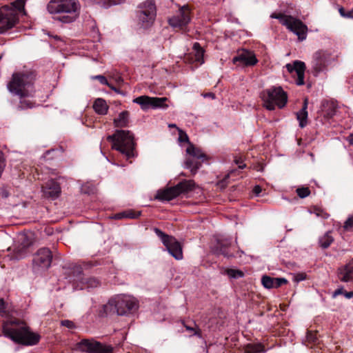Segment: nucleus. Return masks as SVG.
I'll use <instances>...</instances> for the list:
<instances>
[{
    "instance_id": "obj_24",
    "label": "nucleus",
    "mask_w": 353,
    "mask_h": 353,
    "mask_svg": "<svg viewBox=\"0 0 353 353\" xmlns=\"http://www.w3.org/2000/svg\"><path fill=\"white\" fill-rule=\"evenodd\" d=\"M193 50L194 52V56L190 54V57L192 61V62H196L200 65L203 63V55H204V50L201 48V45L199 43H194L193 45Z\"/></svg>"
},
{
    "instance_id": "obj_57",
    "label": "nucleus",
    "mask_w": 353,
    "mask_h": 353,
    "mask_svg": "<svg viewBox=\"0 0 353 353\" xmlns=\"http://www.w3.org/2000/svg\"><path fill=\"white\" fill-rule=\"evenodd\" d=\"M169 127L170 128H176V125L175 124H170Z\"/></svg>"
},
{
    "instance_id": "obj_51",
    "label": "nucleus",
    "mask_w": 353,
    "mask_h": 353,
    "mask_svg": "<svg viewBox=\"0 0 353 353\" xmlns=\"http://www.w3.org/2000/svg\"><path fill=\"white\" fill-rule=\"evenodd\" d=\"M262 191L261 188L259 185H255L253 189V192L256 195H259Z\"/></svg>"
},
{
    "instance_id": "obj_5",
    "label": "nucleus",
    "mask_w": 353,
    "mask_h": 353,
    "mask_svg": "<svg viewBox=\"0 0 353 353\" xmlns=\"http://www.w3.org/2000/svg\"><path fill=\"white\" fill-rule=\"evenodd\" d=\"M34 80V76L31 72H14L7 88L12 94L21 98L26 97L29 95L28 88L32 85Z\"/></svg>"
},
{
    "instance_id": "obj_32",
    "label": "nucleus",
    "mask_w": 353,
    "mask_h": 353,
    "mask_svg": "<svg viewBox=\"0 0 353 353\" xmlns=\"http://www.w3.org/2000/svg\"><path fill=\"white\" fill-rule=\"evenodd\" d=\"M264 352L265 348L261 343L248 344L245 349L246 353H263Z\"/></svg>"
},
{
    "instance_id": "obj_48",
    "label": "nucleus",
    "mask_w": 353,
    "mask_h": 353,
    "mask_svg": "<svg viewBox=\"0 0 353 353\" xmlns=\"http://www.w3.org/2000/svg\"><path fill=\"white\" fill-rule=\"evenodd\" d=\"M236 164L239 165V168L243 169L246 167V165L243 163V161L241 158H236L234 160Z\"/></svg>"
},
{
    "instance_id": "obj_29",
    "label": "nucleus",
    "mask_w": 353,
    "mask_h": 353,
    "mask_svg": "<svg viewBox=\"0 0 353 353\" xmlns=\"http://www.w3.org/2000/svg\"><path fill=\"white\" fill-rule=\"evenodd\" d=\"M103 310L105 315L113 314H117V309L116 306V303L114 302V297L109 300V301L106 304L103 305Z\"/></svg>"
},
{
    "instance_id": "obj_4",
    "label": "nucleus",
    "mask_w": 353,
    "mask_h": 353,
    "mask_svg": "<svg viewBox=\"0 0 353 353\" xmlns=\"http://www.w3.org/2000/svg\"><path fill=\"white\" fill-rule=\"evenodd\" d=\"M107 139L112 142V149L119 151L127 159L134 157L135 143L130 131L117 130L113 134L109 135Z\"/></svg>"
},
{
    "instance_id": "obj_44",
    "label": "nucleus",
    "mask_w": 353,
    "mask_h": 353,
    "mask_svg": "<svg viewBox=\"0 0 353 353\" xmlns=\"http://www.w3.org/2000/svg\"><path fill=\"white\" fill-rule=\"evenodd\" d=\"M183 325L187 330L192 332V335H197L199 336H201V330L196 326L192 327V326L185 325L184 323H183Z\"/></svg>"
},
{
    "instance_id": "obj_2",
    "label": "nucleus",
    "mask_w": 353,
    "mask_h": 353,
    "mask_svg": "<svg viewBox=\"0 0 353 353\" xmlns=\"http://www.w3.org/2000/svg\"><path fill=\"white\" fill-rule=\"evenodd\" d=\"M47 9L50 14H60L61 22L70 23L79 17L81 5L79 0H50Z\"/></svg>"
},
{
    "instance_id": "obj_37",
    "label": "nucleus",
    "mask_w": 353,
    "mask_h": 353,
    "mask_svg": "<svg viewBox=\"0 0 353 353\" xmlns=\"http://www.w3.org/2000/svg\"><path fill=\"white\" fill-rule=\"evenodd\" d=\"M226 274L230 277L233 279L241 278L244 276V273L239 270L234 269H227L225 270Z\"/></svg>"
},
{
    "instance_id": "obj_23",
    "label": "nucleus",
    "mask_w": 353,
    "mask_h": 353,
    "mask_svg": "<svg viewBox=\"0 0 353 353\" xmlns=\"http://www.w3.org/2000/svg\"><path fill=\"white\" fill-rule=\"evenodd\" d=\"M230 243L227 241H219L217 242L216 253L221 254L226 258L233 257L234 254L230 252Z\"/></svg>"
},
{
    "instance_id": "obj_26",
    "label": "nucleus",
    "mask_w": 353,
    "mask_h": 353,
    "mask_svg": "<svg viewBox=\"0 0 353 353\" xmlns=\"http://www.w3.org/2000/svg\"><path fill=\"white\" fill-rule=\"evenodd\" d=\"M92 107L94 111L101 115L106 114L108 110V105H107L106 101L101 98L97 99L94 101Z\"/></svg>"
},
{
    "instance_id": "obj_31",
    "label": "nucleus",
    "mask_w": 353,
    "mask_h": 353,
    "mask_svg": "<svg viewBox=\"0 0 353 353\" xmlns=\"http://www.w3.org/2000/svg\"><path fill=\"white\" fill-rule=\"evenodd\" d=\"M141 215V212H134L133 210H128L123 212L118 213L115 215V219H121L123 218L137 219Z\"/></svg>"
},
{
    "instance_id": "obj_13",
    "label": "nucleus",
    "mask_w": 353,
    "mask_h": 353,
    "mask_svg": "<svg viewBox=\"0 0 353 353\" xmlns=\"http://www.w3.org/2000/svg\"><path fill=\"white\" fill-rule=\"evenodd\" d=\"M168 101L166 97H151L146 95H142L135 98L133 102L139 104L143 110L149 108H166L168 105L165 103Z\"/></svg>"
},
{
    "instance_id": "obj_53",
    "label": "nucleus",
    "mask_w": 353,
    "mask_h": 353,
    "mask_svg": "<svg viewBox=\"0 0 353 353\" xmlns=\"http://www.w3.org/2000/svg\"><path fill=\"white\" fill-rule=\"evenodd\" d=\"M345 292H343V288H339V289H337L336 290H335L333 293V297H336V296L339 295V294H344Z\"/></svg>"
},
{
    "instance_id": "obj_28",
    "label": "nucleus",
    "mask_w": 353,
    "mask_h": 353,
    "mask_svg": "<svg viewBox=\"0 0 353 353\" xmlns=\"http://www.w3.org/2000/svg\"><path fill=\"white\" fill-rule=\"evenodd\" d=\"M186 152L188 155L199 160L202 159L203 161L205 159V154L200 149L195 148L191 143H190V145L186 149Z\"/></svg>"
},
{
    "instance_id": "obj_46",
    "label": "nucleus",
    "mask_w": 353,
    "mask_h": 353,
    "mask_svg": "<svg viewBox=\"0 0 353 353\" xmlns=\"http://www.w3.org/2000/svg\"><path fill=\"white\" fill-rule=\"evenodd\" d=\"M6 306L7 305L3 299H0V314L2 315L7 314Z\"/></svg>"
},
{
    "instance_id": "obj_19",
    "label": "nucleus",
    "mask_w": 353,
    "mask_h": 353,
    "mask_svg": "<svg viewBox=\"0 0 353 353\" xmlns=\"http://www.w3.org/2000/svg\"><path fill=\"white\" fill-rule=\"evenodd\" d=\"M43 195L45 197L57 199L61 194V187L59 184L53 179L49 180L46 185L42 187Z\"/></svg>"
},
{
    "instance_id": "obj_6",
    "label": "nucleus",
    "mask_w": 353,
    "mask_h": 353,
    "mask_svg": "<svg viewBox=\"0 0 353 353\" xmlns=\"http://www.w3.org/2000/svg\"><path fill=\"white\" fill-rule=\"evenodd\" d=\"M261 97L264 106L269 110H274L276 106L283 108L288 101L287 93L280 86L263 90Z\"/></svg>"
},
{
    "instance_id": "obj_17",
    "label": "nucleus",
    "mask_w": 353,
    "mask_h": 353,
    "mask_svg": "<svg viewBox=\"0 0 353 353\" xmlns=\"http://www.w3.org/2000/svg\"><path fill=\"white\" fill-rule=\"evenodd\" d=\"M232 61L234 64L239 63L242 66H254L258 63L254 53L249 50H243L238 56L233 58Z\"/></svg>"
},
{
    "instance_id": "obj_35",
    "label": "nucleus",
    "mask_w": 353,
    "mask_h": 353,
    "mask_svg": "<svg viewBox=\"0 0 353 353\" xmlns=\"http://www.w3.org/2000/svg\"><path fill=\"white\" fill-rule=\"evenodd\" d=\"M274 278L264 275L261 278L262 285L267 289L274 288Z\"/></svg>"
},
{
    "instance_id": "obj_56",
    "label": "nucleus",
    "mask_w": 353,
    "mask_h": 353,
    "mask_svg": "<svg viewBox=\"0 0 353 353\" xmlns=\"http://www.w3.org/2000/svg\"><path fill=\"white\" fill-rule=\"evenodd\" d=\"M347 18L353 19V8L351 10L347 11Z\"/></svg>"
},
{
    "instance_id": "obj_16",
    "label": "nucleus",
    "mask_w": 353,
    "mask_h": 353,
    "mask_svg": "<svg viewBox=\"0 0 353 353\" xmlns=\"http://www.w3.org/2000/svg\"><path fill=\"white\" fill-rule=\"evenodd\" d=\"M114 299L117 309V315H124L136 306L135 300L129 296L117 295L114 297Z\"/></svg>"
},
{
    "instance_id": "obj_10",
    "label": "nucleus",
    "mask_w": 353,
    "mask_h": 353,
    "mask_svg": "<svg viewBox=\"0 0 353 353\" xmlns=\"http://www.w3.org/2000/svg\"><path fill=\"white\" fill-rule=\"evenodd\" d=\"M154 230L161 239L168 252L176 260L182 259L183 251L180 243L174 236L166 234L157 228H155Z\"/></svg>"
},
{
    "instance_id": "obj_20",
    "label": "nucleus",
    "mask_w": 353,
    "mask_h": 353,
    "mask_svg": "<svg viewBox=\"0 0 353 353\" xmlns=\"http://www.w3.org/2000/svg\"><path fill=\"white\" fill-rule=\"evenodd\" d=\"M338 277L343 282L353 281V258L346 265L338 269Z\"/></svg>"
},
{
    "instance_id": "obj_41",
    "label": "nucleus",
    "mask_w": 353,
    "mask_h": 353,
    "mask_svg": "<svg viewBox=\"0 0 353 353\" xmlns=\"http://www.w3.org/2000/svg\"><path fill=\"white\" fill-rule=\"evenodd\" d=\"M343 229L345 231H353V214L345 221Z\"/></svg>"
},
{
    "instance_id": "obj_58",
    "label": "nucleus",
    "mask_w": 353,
    "mask_h": 353,
    "mask_svg": "<svg viewBox=\"0 0 353 353\" xmlns=\"http://www.w3.org/2000/svg\"><path fill=\"white\" fill-rule=\"evenodd\" d=\"M309 155L312 157V159L314 160V154L312 152H310V153H309Z\"/></svg>"
},
{
    "instance_id": "obj_30",
    "label": "nucleus",
    "mask_w": 353,
    "mask_h": 353,
    "mask_svg": "<svg viewBox=\"0 0 353 353\" xmlns=\"http://www.w3.org/2000/svg\"><path fill=\"white\" fill-rule=\"evenodd\" d=\"M333 241L334 238L331 235L330 231L327 232L323 236H321L319 239V241L320 246L323 249H326L328 247H330V245L333 243Z\"/></svg>"
},
{
    "instance_id": "obj_52",
    "label": "nucleus",
    "mask_w": 353,
    "mask_h": 353,
    "mask_svg": "<svg viewBox=\"0 0 353 353\" xmlns=\"http://www.w3.org/2000/svg\"><path fill=\"white\" fill-rule=\"evenodd\" d=\"M339 12L340 14L342 17L347 18V11H346L344 8L341 7L339 9Z\"/></svg>"
},
{
    "instance_id": "obj_11",
    "label": "nucleus",
    "mask_w": 353,
    "mask_h": 353,
    "mask_svg": "<svg viewBox=\"0 0 353 353\" xmlns=\"http://www.w3.org/2000/svg\"><path fill=\"white\" fill-rule=\"evenodd\" d=\"M52 253L49 248L39 249L32 259V269L35 272L47 270L51 265Z\"/></svg>"
},
{
    "instance_id": "obj_15",
    "label": "nucleus",
    "mask_w": 353,
    "mask_h": 353,
    "mask_svg": "<svg viewBox=\"0 0 353 353\" xmlns=\"http://www.w3.org/2000/svg\"><path fill=\"white\" fill-rule=\"evenodd\" d=\"M190 8L188 5L181 6L176 15L168 19L169 24L174 28H183L190 21Z\"/></svg>"
},
{
    "instance_id": "obj_54",
    "label": "nucleus",
    "mask_w": 353,
    "mask_h": 353,
    "mask_svg": "<svg viewBox=\"0 0 353 353\" xmlns=\"http://www.w3.org/2000/svg\"><path fill=\"white\" fill-rule=\"evenodd\" d=\"M205 98L206 97H210L212 99L215 98V94L213 92H208L203 94Z\"/></svg>"
},
{
    "instance_id": "obj_1",
    "label": "nucleus",
    "mask_w": 353,
    "mask_h": 353,
    "mask_svg": "<svg viewBox=\"0 0 353 353\" xmlns=\"http://www.w3.org/2000/svg\"><path fill=\"white\" fill-rule=\"evenodd\" d=\"M3 333L14 343L23 345H34L40 340L39 334L31 332L24 322L11 321L4 324Z\"/></svg>"
},
{
    "instance_id": "obj_18",
    "label": "nucleus",
    "mask_w": 353,
    "mask_h": 353,
    "mask_svg": "<svg viewBox=\"0 0 353 353\" xmlns=\"http://www.w3.org/2000/svg\"><path fill=\"white\" fill-rule=\"evenodd\" d=\"M286 68L290 73H292L294 72H296L297 75L296 83L298 85H302L305 83L304 72L305 70V64L304 62L301 61H295L293 64H287Z\"/></svg>"
},
{
    "instance_id": "obj_39",
    "label": "nucleus",
    "mask_w": 353,
    "mask_h": 353,
    "mask_svg": "<svg viewBox=\"0 0 353 353\" xmlns=\"http://www.w3.org/2000/svg\"><path fill=\"white\" fill-rule=\"evenodd\" d=\"M34 107V103L29 100H21L19 105L17 106L18 110H23L25 109L32 108Z\"/></svg>"
},
{
    "instance_id": "obj_7",
    "label": "nucleus",
    "mask_w": 353,
    "mask_h": 353,
    "mask_svg": "<svg viewBox=\"0 0 353 353\" xmlns=\"http://www.w3.org/2000/svg\"><path fill=\"white\" fill-rule=\"evenodd\" d=\"M157 15V8L154 0H147L140 3L136 11L138 24L143 28L152 26Z\"/></svg>"
},
{
    "instance_id": "obj_33",
    "label": "nucleus",
    "mask_w": 353,
    "mask_h": 353,
    "mask_svg": "<svg viewBox=\"0 0 353 353\" xmlns=\"http://www.w3.org/2000/svg\"><path fill=\"white\" fill-rule=\"evenodd\" d=\"M28 253V248L19 244L14 250V257L15 259L23 258Z\"/></svg>"
},
{
    "instance_id": "obj_14",
    "label": "nucleus",
    "mask_w": 353,
    "mask_h": 353,
    "mask_svg": "<svg viewBox=\"0 0 353 353\" xmlns=\"http://www.w3.org/2000/svg\"><path fill=\"white\" fill-rule=\"evenodd\" d=\"M330 54L327 51L319 50L316 52L312 61V72L316 76L323 72L330 62Z\"/></svg>"
},
{
    "instance_id": "obj_42",
    "label": "nucleus",
    "mask_w": 353,
    "mask_h": 353,
    "mask_svg": "<svg viewBox=\"0 0 353 353\" xmlns=\"http://www.w3.org/2000/svg\"><path fill=\"white\" fill-rule=\"evenodd\" d=\"M178 132H179V142H185V143H189V138H188V134L184 132L180 128H178Z\"/></svg>"
},
{
    "instance_id": "obj_8",
    "label": "nucleus",
    "mask_w": 353,
    "mask_h": 353,
    "mask_svg": "<svg viewBox=\"0 0 353 353\" xmlns=\"http://www.w3.org/2000/svg\"><path fill=\"white\" fill-rule=\"evenodd\" d=\"M195 183L192 180H183L176 185L158 190L155 199L159 201H170L181 194L192 191Z\"/></svg>"
},
{
    "instance_id": "obj_40",
    "label": "nucleus",
    "mask_w": 353,
    "mask_h": 353,
    "mask_svg": "<svg viewBox=\"0 0 353 353\" xmlns=\"http://www.w3.org/2000/svg\"><path fill=\"white\" fill-rule=\"evenodd\" d=\"M296 192L297 193V195L300 198H305V197L309 196L310 194V189L308 188H305V187L297 188Z\"/></svg>"
},
{
    "instance_id": "obj_38",
    "label": "nucleus",
    "mask_w": 353,
    "mask_h": 353,
    "mask_svg": "<svg viewBox=\"0 0 353 353\" xmlns=\"http://www.w3.org/2000/svg\"><path fill=\"white\" fill-rule=\"evenodd\" d=\"M306 341H307V345L309 344H315L318 341V338L316 336V332L313 331H307V335H306Z\"/></svg>"
},
{
    "instance_id": "obj_47",
    "label": "nucleus",
    "mask_w": 353,
    "mask_h": 353,
    "mask_svg": "<svg viewBox=\"0 0 353 353\" xmlns=\"http://www.w3.org/2000/svg\"><path fill=\"white\" fill-rule=\"evenodd\" d=\"M61 325L63 326H65L68 328H74V323L69 320H63L61 321Z\"/></svg>"
},
{
    "instance_id": "obj_50",
    "label": "nucleus",
    "mask_w": 353,
    "mask_h": 353,
    "mask_svg": "<svg viewBox=\"0 0 353 353\" xmlns=\"http://www.w3.org/2000/svg\"><path fill=\"white\" fill-rule=\"evenodd\" d=\"M316 215H317L318 216H321V217H323V219H327V218L329 216V214H328L327 213H326V212H322V211H321V210H317V212H316Z\"/></svg>"
},
{
    "instance_id": "obj_45",
    "label": "nucleus",
    "mask_w": 353,
    "mask_h": 353,
    "mask_svg": "<svg viewBox=\"0 0 353 353\" xmlns=\"http://www.w3.org/2000/svg\"><path fill=\"white\" fill-rule=\"evenodd\" d=\"M99 80L100 83L104 85H108L112 90H114L116 92H118L117 90L112 85H110L108 82L106 78L102 75H97L94 77Z\"/></svg>"
},
{
    "instance_id": "obj_12",
    "label": "nucleus",
    "mask_w": 353,
    "mask_h": 353,
    "mask_svg": "<svg viewBox=\"0 0 353 353\" xmlns=\"http://www.w3.org/2000/svg\"><path fill=\"white\" fill-rule=\"evenodd\" d=\"M77 347L86 353H113V347L103 344L94 339H82L77 343Z\"/></svg>"
},
{
    "instance_id": "obj_34",
    "label": "nucleus",
    "mask_w": 353,
    "mask_h": 353,
    "mask_svg": "<svg viewBox=\"0 0 353 353\" xmlns=\"http://www.w3.org/2000/svg\"><path fill=\"white\" fill-rule=\"evenodd\" d=\"M323 105L324 108H328V110H326V116L328 118H331L335 114L336 105H334V103L326 101L323 103Z\"/></svg>"
},
{
    "instance_id": "obj_36",
    "label": "nucleus",
    "mask_w": 353,
    "mask_h": 353,
    "mask_svg": "<svg viewBox=\"0 0 353 353\" xmlns=\"http://www.w3.org/2000/svg\"><path fill=\"white\" fill-rule=\"evenodd\" d=\"M19 244H20L22 246H24L27 248H29V247L32 245V241L30 237L27 236L26 234H21L19 236Z\"/></svg>"
},
{
    "instance_id": "obj_9",
    "label": "nucleus",
    "mask_w": 353,
    "mask_h": 353,
    "mask_svg": "<svg viewBox=\"0 0 353 353\" xmlns=\"http://www.w3.org/2000/svg\"><path fill=\"white\" fill-rule=\"evenodd\" d=\"M271 17L279 19L282 25L296 34L300 41L306 39L307 27L301 20L283 13H272Z\"/></svg>"
},
{
    "instance_id": "obj_22",
    "label": "nucleus",
    "mask_w": 353,
    "mask_h": 353,
    "mask_svg": "<svg viewBox=\"0 0 353 353\" xmlns=\"http://www.w3.org/2000/svg\"><path fill=\"white\" fill-rule=\"evenodd\" d=\"M130 122V112L124 110L119 113L117 118L114 119V125L116 128H123L128 126Z\"/></svg>"
},
{
    "instance_id": "obj_55",
    "label": "nucleus",
    "mask_w": 353,
    "mask_h": 353,
    "mask_svg": "<svg viewBox=\"0 0 353 353\" xmlns=\"http://www.w3.org/2000/svg\"><path fill=\"white\" fill-rule=\"evenodd\" d=\"M344 295H345V296L346 298H347V299H351V298H352V297H353V291H352V292H345L344 293Z\"/></svg>"
},
{
    "instance_id": "obj_49",
    "label": "nucleus",
    "mask_w": 353,
    "mask_h": 353,
    "mask_svg": "<svg viewBox=\"0 0 353 353\" xmlns=\"http://www.w3.org/2000/svg\"><path fill=\"white\" fill-rule=\"evenodd\" d=\"M306 278V274L305 273H299L296 274L294 279L296 282H299L301 281H303Z\"/></svg>"
},
{
    "instance_id": "obj_43",
    "label": "nucleus",
    "mask_w": 353,
    "mask_h": 353,
    "mask_svg": "<svg viewBox=\"0 0 353 353\" xmlns=\"http://www.w3.org/2000/svg\"><path fill=\"white\" fill-rule=\"evenodd\" d=\"M286 283H288V281L284 278H274V288H278Z\"/></svg>"
},
{
    "instance_id": "obj_3",
    "label": "nucleus",
    "mask_w": 353,
    "mask_h": 353,
    "mask_svg": "<svg viewBox=\"0 0 353 353\" xmlns=\"http://www.w3.org/2000/svg\"><path fill=\"white\" fill-rule=\"evenodd\" d=\"M26 0H16L0 8V34L14 28L19 22V14L26 15Z\"/></svg>"
},
{
    "instance_id": "obj_21",
    "label": "nucleus",
    "mask_w": 353,
    "mask_h": 353,
    "mask_svg": "<svg viewBox=\"0 0 353 353\" xmlns=\"http://www.w3.org/2000/svg\"><path fill=\"white\" fill-rule=\"evenodd\" d=\"M307 104L308 99L307 98H305L303 101V104L302 108L296 112V119L299 121V126L303 128L306 126L307 123Z\"/></svg>"
},
{
    "instance_id": "obj_25",
    "label": "nucleus",
    "mask_w": 353,
    "mask_h": 353,
    "mask_svg": "<svg viewBox=\"0 0 353 353\" xmlns=\"http://www.w3.org/2000/svg\"><path fill=\"white\" fill-rule=\"evenodd\" d=\"M185 168L190 169L192 174H195L198 169L201 165V162L199 159L194 158L189 155L185 161Z\"/></svg>"
},
{
    "instance_id": "obj_27",
    "label": "nucleus",
    "mask_w": 353,
    "mask_h": 353,
    "mask_svg": "<svg viewBox=\"0 0 353 353\" xmlns=\"http://www.w3.org/2000/svg\"><path fill=\"white\" fill-rule=\"evenodd\" d=\"M82 286L81 289L83 288H95L100 285V281L94 277H87L81 279V281Z\"/></svg>"
}]
</instances>
